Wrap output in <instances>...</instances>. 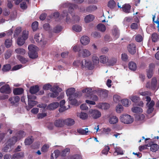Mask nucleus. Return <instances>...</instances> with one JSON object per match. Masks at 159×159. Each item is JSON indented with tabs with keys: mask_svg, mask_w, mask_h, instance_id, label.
<instances>
[{
	"mask_svg": "<svg viewBox=\"0 0 159 159\" xmlns=\"http://www.w3.org/2000/svg\"><path fill=\"white\" fill-rule=\"evenodd\" d=\"M82 92L84 93H86L85 97L88 98L94 101H96L98 99L97 96L92 94V89L91 88H88L84 89L82 90Z\"/></svg>",
	"mask_w": 159,
	"mask_h": 159,
	"instance_id": "f257e3e1",
	"label": "nucleus"
},
{
	"mask_svg": "<svg viewBox=\"0 0 159 159\" xmlns=\"http://www.w3.org/2000/svg\"><path fill=\"white\" fill-rule=\"evenodd\" d=\"M35 46L31 44L29 46L28 49L29 50L28 55L30 58L34 59L38 57V53L36 50Z\"/></svg>",
	"mask_w": 159,
	"mask_h": 159,
	"instance_id": "f03ea898",
	"label": "nucleus"
},
{
	"mask_svg": "<svg viewBox=\"0 0 159 159\" xmlns=\"http://www.w3.org/2000/svg\"><path fill=\"white\" fill-rule=\"evenodd\" d=\"M155 67V65L154 63H151L149 65L148 68L146 70L147 75L148 79H151L152 77Z\"/></svg>",
	"mask_w": 159,
	"mask_h": 159,
	"instance_id": "7ed1b4c3",
	"label": "nucleus"
},
{
	"mask_svg": "<svg viewBox=\"0 0 159 159\" xmlns=\"http://www.w3.org/2000/svg\"><path fill=\"white\" fill-rule=\"evenodd\" d=\"M120 120L122 122L126 124L131 123L133 121V119L131 116L126 114L121 116Z\"/></svg>",
	"mask_w": 159,
	"mask_h": 159,
	"instance_id": "20e7f679",
	"label": "nucleus"
},
{
	"mask_svg": "<svg viewBox=\"0 0 159 159\" xmlns=\"http://www.w3.org/2000/svg\"><path fill=\"white\" fill-rule=\"evenodd\" d=\"M51 89L53 93H49L48 95L52 98L56 97L58 95V93L62 90L58 86L53 87Z\"/></svg>",
	"mask_w": 159,
	"mask_h": 159,
	"instance_id": "39448f33",
	"label": "nucleus"
},
{
	"mask_svg": "<svg viewBox=\"0 0 159 159\" xmlns=\"http://www.w3.org/2000/svg\"><path fill=\"white\" fill-rule=\"evenodd\" d=\"M75 89L73 88L69 89L67 90L66 94L67 96L69 97V100H71L72 99V97L78 96V93H75Z\"/></svg>",
	"mask_w": 159,
	"mask_h": 159,
	"instance_id": "423d86ee",
	"label": "nucleus"
},
{
	"mask_svg": "<svg viewBox=\"0 0 159 159\" xmlns=\"http://www.w3.org/2000/svg\"><path fill=\"white\" fill-rule=\"evenodd\" d=\"M89 113L90 116L94 119H97L101 116V112L97 110L91 109L89 111Z\"/></svg>",
	"mask_w": 159,
	"mask_h": 159,
	"instance_id": "0eeeda50",
	"label": "nucleus"
},
{
	"mask_svg": "<svg viewBox=\"0 0 159 159\" xmlns=\"http://www.w3.org/2000/svg\"><path fill=\"white\" fill-rule=\"evenodd\" d=\"M11 91L10 87L8 84H5L0 88V92L1 93L9 94L11 93Z\"/></svg>",
	"mask_w": 159,
	"mask_h": 159,
	"instance_id": "6e6552de",
	"label": "nucleus"
},
{
	"mask_svg": "<svg viewBox=\"0 0 159 159\" xmlns=\"http://www.w3.org/2000/svg\"><path fill=\"white\" fill-rule=\"evenodd\" d=\"M128 50L131 54H134L136 52V45L133 43L129 44L128 46Z\"/></svg>",
	"mask_w": 159,
	"mask_h": 159,
	"instance_id": "1a4fd4ad",
	"label": "nucleus"
},
{
	"mask_svg": "<svg viewBox=\"0 0 159 159\" xmlns=\"http://www.w3.org/2000/svg\"><path fill=\"white\" fill-rule=\"evenodd\" d=\"M59 105V103L58 102H53L48 105L47 109L50 110H53L57 108Z\"/></svg>",
	"mask_w": 159,
	"mask_h": 159,
	"instance_id": "9d476101",
	"label": "nucleus"
},
{
	"mask_svg": "<svg viewBox=\"0 0 159 159\" xmlns=\"http://www.w3.org/2000/svg\"><path fill=\"white\" fill-rule=\"evenodd\" d=\"M131 6L129 4H125L123 5L122 9L123 11L126 13H129L130 12Z\"/></svg>",
	"mask_w": 159,
	"mask_h": 159,
	"instance_id": "9b49d317",
	"label": "nucleus"
},
{
	"mask_svg": "<svg viewBox=\"0 0 159 159\" xmlns=\"http://www.w3.org/2000/svg\"><path fill=\"white\" fill-rule=\"evenodd\" d=\"M39 90V86L36 85L31 86L30 88L29 92L31 94H35L38 92Z\"/></svg>",
	"mask_w": 159,
	"mask_h": 159,
	"instance_id": "f8f14e48",
	"label": "nucleus"
},
{
	"mask_svg": "<svg viewBox=\"0 0 159 159\" xmlns=\"http://www.w3.org/2000/svg\"><path fill=\"white\" fill-rule=\"evenodd\" d=\"M64 125V120L62 119L56 120L54 122V125L58 127H61Z\"/></svg>",
	"mask_w": 159,
	"mask_h": 159,
	"instance_id": "ddd939ff",
	"label": "nucleus"
},
{
	"mask_svg": "<svg viewBox=\"0 0 159 159\" xmlns=\"http://www.w3.org/2000/svg\"><path fill=\"white\" fill-rule=\"evenodd\" d=\"M80 56H82L85 57H88L91 55L90 52L88 50L83 49L82 50H80L79 51Z\"/></svg>",
	"mask_w": 159,
	"mask_h": 159,
	"instance_id": "4468645a",
	"label": "nucleus"
},
{
	"mask_svg": "<svg viewBox=\"0 0 159 159\" xmlns=\"http://www.w3.org/2000/svg\"><path fill=\"white\" fill-rule=\"evenodd\" d=\"M157 84V80L156 77H153L152 80L151 85V88L153 90H157L156 89Z\"/></svg>",
	"mask_w": 159,
	"mask_h": 159,
	"instance_id": "2eb2a0df",
	"label": "nucleus"
},
{
	"mask_svg": "<svg viewBox=\"0 0 159 159\" xmlns=\"http://www.w3.org/2000/svg\"><path fill=\"white\" fill-rule=\"evenodd\" d=\"M81 43L83 45H86L88 44L90 41L89 37L87 36H82L80 39Z\"/></svg>",
	"mask_w": 159,
	"mask_h": 159,
	"instance_id": "dca6fc26",
	"label": "nucleus"
},
{
	"mask_svg": "<svg viewBox=\"0 0 159 159\" xmlns=\"http://www.w3.org/2000/svg\"><path fill=\"white\" fill-rule=\"evenodd\" d=\"M65 125L67 126H72L75 123V121L74 119L71 118H68L64 120Z\"/></svg>",
	"mask_w": 159,
	"mask_h": 159,
	"instance_id": "f3484780",
	"label": "nucleus"
},
{
	"mask_svg": "<svg viewBox=\"0 0 159 159\" xmlns=\"http://www.w3.org/2000/svg\"><path fill=\"white\" fill-rule=\"evenodd\" d=\"M24 89L20 88H16L13 90V93L14 95H19L21 94L24 92Z\"/></svg>",
	"mask_w": 159,
	"mask_h": 159,
	"instance_id": "a211bd4d",
	"label": "nucleus"
},
{
	"mask_svg": "<svg viewBox=\"0 0 159 159\" xmlns=\"http://www.w3.org/2000/svg\"><path fill=\"white\" fill-rule=\"evenodd\" d=\"M94 16L91 14L87 15L84 18V20L86 23H89L94 20Z\"/></svg>",
	"mask_w": 159,
	"mask_h": 159,
	"instance_id": "6ab92c4d",
	"label": "nucleus"
},
{
	"mask_svg": "<svg viewBox=\"0 0 159 159\" xmlns=\"http://www.w3.org/2000/svg\"><path fill=\"white\" fill-rule=\"evenodd\" d=\"M20 98L18 96H16L14 97L10 98L9 100L11 102V103L12 104H14L19 101Z\"/></svg>",
	"mask_w": 159,
	"mask_h": 159,
	"instance_id": "aec40b11",
	"label": "nucleus"
},
{
	"mask_svg": "<svg viewBox=\"0 0 159 159\" xmlns=\"http://www.w3.org/2000/svg\"><path fill=\"white\" fill-rule=\"evenodd\" d=\"M18 139L17 137L13 136L9 139L7 142V143H9L12 146L16 143Z\"/></svg>",
	"mask_w": 159,
	"mask_h": 159,
	"instance_id": "412c9836",
	"label": "nucleus"
},
{
	"mask_svg": "<svg viewBox=\"0 0 159 159\" xmlns=\"http://www.w3.org/2000/svg\"><path fill=\"white\" fill-rule=\"evenodd\" d=\"M129 69L131 70H135L137 68V65L135 63L132 61L130 62L128 64Z\"/></svg>",
	"mask_w": 159,
	"mask_h": 159,
	"instance_id": "4be33fe9",
	"label": "nucleus"
},
{
	"mask_svg": "<svg viewBox=\"0 0 159 159\" xmlns=\"http://www.w3.org/2000/svg\"><path fill=\"white\" fill-rule=\"evenodd\" d=\"M118 119L116 116H113L111 117L109 119V122L111 124H114L118 122Z\"/></svg>",
	"mask_w": 159,
	"mask_h": 159,
	"instance_id": "5701e85b",
	"label": "nucleus"
},
{
	"mask_svg": "<svg viewBox=\"0 0 159 159\" xmlns=\"http://www.w3.org/2000/svg\"><path fill=\"white\" fill-rule=\"evenodd\" d=\"M25 133L23 131H19L16 134V136L18 139H20L21 138L24 137L25 135Z\"/></svg>",
	"mask_w": 159,
	"mask_h": 159,
	"instance_id": "b1692460",
	"label": "nucleus"
},
{
	"mask_svg": "<svg viewBox=\"0 0 159 159\" xmlns=\"http://www.w3.org/2000/svg\"><path fill=\"white\" fill-rule=\"evenodd\" d=\"M85 65H84V67L87 68L89 70H92L93 69L92 63L90 61H84Z\"/></svg>",
	"mask_w": 159,
	"mask_h": 159,
	"instance_id": "393cba45",
	"label": "nucleus"
},
{
	"mask_svg": "<svg viewBox=\"0 0 159 159\" xmlns=\"http://www.w3.org/2000/svg\"><path fill=\"white\" fill-rule=\"evenodd\" d=\"M88 128H85V129H83L82 128H80L77 129V131L79 134L82 135H87L88 133L89 132V131L86 130H88Z\"/></svg>",
	"mask_w": 159,
	"mask_h": 159,
	"instance_id": "a878e982",
	"label": "nucleus"
},
{
	"mask_svg": "<svg viewBox=\"0 0 159 159\" xmlns=\"http://www.w3.org/2000/svg\"><path fill=\"white\" fill-rule=\"evenodd\" d=\"M116 3L113 0H110L108 2L107 6L110 9L114 8L116 6Z\"/></svg>",
	"mask_w": 159,
	"mask_h": 159,
	"instance_id": "bb28decb",
	"label": "nucleus"
},
{
	"mask_svg": "<svg viewBox=\"0 0 159 159\" xmlns=\"http://www.w3.org/2000/svg\"><path fill=\"white\" fill-rule=\"evenodd\" d=\"M97 7L96 6L94 5H90L87 7L86 9V11L87 12H91L96 10Z\"/></svg>",
	"mask_w": 159,
	"mask_h": 159,
	"instance_id": "cd10ccee",
	"label": "nucleus"
},
{
	"mask_svg": "<svg viewBox=\"0 0 159 159\" xmlns=\"http://www.w3.org/2000/svg\"><path fill=\"white\" fill-rule=\"evenodd\" d=\"M132 111L134 113H140L143 111L142 109L138 107H134L132 108Z\"/></svg>",
	"mask_w": 159,
	"mask_h": 159,
	"instance_id": "c85d7f7f",
	"label": "nucleus"
},
{
	"mask_svg": "<svg viewBox=\"0 0 159 159\" xmlns=\"http://www.w3.org/2000/svg\"><path fill=\"white\" fill-rule=\"evenodd\" d=\"M84 63L83 61H81L80 60H77L73 62V64L74 65L77 66L81 65L82 68H84Z\"/></svg>",
	"mask_w": 159,
	"mask_h": 159,
	"instance_id": "c756f323",
	"label": "nucleus"
},
{
	"mask_svg": "<svg viewBox=\"0 0 159 159\" xmlns=\"http://www.w3.org/2000/svg\"><path fill=\"white\" fill-rule=\"evenodd\" d=\"M97 28L98 30L102 32H104L106 29L105 26L102 23L98 24L97 25Z\"/></svg>",
	"mask_w": 159,
	"mask_h": 159,
	"instance_id": "7c9ffc66",
	"label": "nucleus"
},
{
	"mask_svg": "<svg viewBox=\"0 0 159 159\" xmlns=\"http://www.w3.org/2000/svg\"><path fill=\"white\" fill-rule=\"evenodd\" d=\"M32 138V136L29 137L25 139L24 143L25 145H30L33 142L34 139Z\"/></svg>",
	"mask_w": 159,
	"mask_h": 159,
	"instance_id": "2f4dec72",
	"label": "nucleus"
},
{
	"mask_svg": "<svg viewBox=\"0 0 159 159\" xmlns=\"http://www.w3.org/2000/svg\"><path fill=\"white\" fill-rule=\"evenodd\" d=\"M12 156L14 157L17 158L18 159L22 158L24 157V154L22 152H17L13 154Z\"/></svg>",
	"mask_w": 159,
	"mask_h": 159,
	"instance_id": "473e14b6",
	"label": "nucleus"
},
{
	"mask_svg": "<svg viewBox=\"0 0 159 159\" xmlns=\"http://www.w3.org/2000/svg\"><path fill=\"white\" fill-rule=\"evenodd\" d=\"M159 148L158 145L156 144H153L150 146V150L153 152H156Z\"/></svg>",
	"mask_w": 159,
	"mask_h": 159,
	"instance_id": "72a5a7b5",
	"label": "nucleus"
},
{
	"mask_svg": "<svg viewBox=\"0 0 159 159\" xmlns=\"http://www.w3.org/2000/svg\"><path fill=\"white\" fill-rule=\"evenodd\" d=\"M11 69V66L10 64H7L3 65L2 70L4 72H7L10 70Z\"/></svg>",
	"mask_w": 159,
	"mask_h": 159,
	"instance_id": "f704fd0d",
	"label": "nucleus"
},
{
	"mask_svg": "<svg viewBox=\"0 0 159 159\" xmlns=\"http://www.w3.org/2000/svg\"><path fill=\"white\" fill-rule=\"evenodd\" d=\"M68 13L66 11H63L62 13L61 14V16L63 17H64L65 16H66V21L67 23H68L70 22V18H69L68 16Z\"/></svg>",
	"mask_w": 159,
	"mask_h": 159,
	"instance_id": "c9c22d12",
	"label": "nucleus"
},
{
	"mask_svg": "<svg viewBox=\"0 0 159 159\" xmlns=\"http://www.w3.org/2000/svg\"><path fill=\"white\" fill-rule=\"evenodd\" d=\"M140 24L136 23H132L130 25V28L132 30H138L139 28Z\"/></svg>",
	"mask_w": 159,
	"mask_h": 159,
	"instance_id": "e433bc0d",
	"label": "nucleus"
},
{
	"mask_svg": "<svg viewBox=\"0 0 159 159\" xmlns=\"http://www.w3.org/2000/svg\"><path fill=\"white\" fill-rule=\"evenodd\" d=\"M130 99L132 102L134 103L138 102L140 100L139 97V96L136 95L131 96Z\"/></svg>",
	"mask_w": 159,
	"mask_h": 159,
	"instance_id": "4c0bfd02",
	"label": "nucleus"
},
{
	"mask_svg": "<svg viewBox=\"0 0 159 159\" xmlns=\"http://www.w3.org/2000/svg\"><path fill=\"white\" fill-rule=\"evenodd\" d=\"M70 149L69 148H66L63 150L60 153L61 156L65 157L66 154H68L70 152Z\"/></svg>",
	"mask_w": 159,
	"mask_h": 159,
	"instance_id": "58836bf2",
	"label": "nucleus"
},
{
	"mask_svg": "<svg viewBox=\"0 0 159 159\" xmlns=\"http://www.w3.org/2000/svg\"><path fill=\"white\" fill-rule=\"evenodd\" d=\"M100 61L102 63H105L108 61V58L105 56H101L100 57Z\"/></svg>",
	"mask_w": 159,
	"mask_h": 159,
	"instance_id": "ea45409f",
	"label": "nucleus"
},
{
	"mask_svg": "<svg viewBox=\"0 0 159 159\" xmlns=\"http://www.w3.org/2000/svg\"><path fill=\"white\" fill-rule=\"evenodd\" d=\"M21 28L20 27H18L15 29L14 34V36L15 37H17L20 33L21 31Z\"/></svg>",
	"mask_w": 159,
	"mask_h": 159,
	"instance_id": "a19ab883",
	"label": "nucleus"
},
{
	"mask_svg": "<svg viewBox=\"0 0 159 159\" xmlns=\"http://www.w3.org/2000/svg\"><path fill=\"white\" fill-rule=\"evenodd\" d=\"M15 52L21 55H24L25 53V50L22 48H17L15 50Z\"/></svg>",
	"mask_w": 159,
	"mask_h": 159,
	"instance_id": "79ce46f5",
	"label": "nucleus"
},
{
	"mask_svg": "<svg viewBox=\"0 0 159 159\" xmlns=\"http://www.w3.org/2000/svg\"><path fill=\"white\" fill-rule=\"evenodd\" d=\"M78 6L75 4H71L70 6L68 8V10L69 13L71 14L73 12L74 8H78Z\"/></svg>",
	"mask_w": 159,
	"mask_h": 159,
	"instance_id": "37998d69",
	"label": "nucleus"
},
{
	"mask_svg": "<svg viewBox=\"0 0 159 159\" xmlns=\"http://www.w3.org/2000/svg\"><path fill=\"white\" fill-rule=\"evenodd\" d=\"M25 40L22 37H19L17 40V43L19 46L22 45L25 43Z\"/></svg>",
	"mask_w": 159,
	"mask_h": 159,
	"instance_id": "c03bdc74",
	"label": "nucleus"
},
{
	"mask_svg": "<svg viewBox=\"0 0 159 159\" xmlns=\"http://www.w3.org/2000/svg\"><path fill=\"white\" fill-rule=\"evenodd\" d=\"M117 61V60L115 58H112L108 61V65L109 66H113L114 65Z\"/></svg>",
	"mask_w": 159,
	"mask_h": 159,
	"instance_id": "a18cd8bd",
	"label": "nucleus"
},
{
	"mask_svg": "<svg viewBox=\"0 0 159 159\" xmlns=\"http://www.w3.org/2000/svg\"><path fill=\"white\" fill-rule=\"evenodd\" d=\"M32 28L33 31H36L38 28V22L37 21L33 22L32 24Z\"/></svg>",
	"mask_w": 159,
	"mask_h": 159,
	"instance_id": "49530a36",
	"label": "nucleus"
},
{
	"mask_svg": "<svg viewBox=\"0 0 159 159\" xmlns=\"http://www.w3.org/2000/svg\"><path fill=\"white\" fill-rule=\"evenodd\" d=\"M152 40L153 42H156L159 39L158 34L156 33H153L152 35Z\"/></svg>",
	"mask_w": 159,
	"mask_h": 159,
	"instance_id": "de8ad7c7",
	"label": "nucleus"
},
{
	"mask_svg": "<svg viewBox=\"0 0 159 159\" xmlns=\"http://www.w3.org/2000/svg\"><path fill=\"white\" fill-rule=\"evenodd\" d=\"M12 44V41L11 39H7L5 43V44L6 48H9L11 45Z\"/></svg>",
	"mask_w": 159,
	"mask_h": 159,
	"instance_id": "09e8293b",
	"label": "nucleus"
},
{
	"mask_svg": "<svg viewBox=\"0 0 159 159\" xmlns=\"http://www.w3.org/2000/svg\"><path fill=\"white\" fill-rule=\"evenodd\" d=\"M17 58L22 64L25 63L28 61V60L27 59L20 55H19L17 57Z\"/></svg>",
	"mask_w": 159,
	"mask_h": 159,
	"instance_id": "8fccbe9b",
	"label": "nucleus"
},
{
	"mask_svg": "<svg viewBox=\"0 0 159 159\" xmlns=\"http://www.w3.org/2000/svg\"><path fill=\"white\" fill-rule=\"evenodd\" d=\"M37 103V102L33 100H28V104L29 107L30 108H32L33 107L36 105Z\"/></svg>",
	"mask_w": 159,
	"mask_h": 159,
	"instance_id": "3c124183",
	"label": "nucleus"
},
{
	"mask_svg": "<svg viewBox=\"0 0 159 159\" xmlns=\"http://www.w3.org/2000/svg\"><path fill=\"white\" fill-rule=\"evenodd\" d=\"M49 147V146L48 145L45 144L42 147L41 151L43 152H47L48 151Z\"/></svg>",
	"mask_w": 159,
	"mask_h": 159,
	"instance_id": "603ef678",
	"label": "nucleus"
},
{
	"mask_svg": "<svg viewBox=\"0 0 159 159\" xmlns=\"http://www.w3.org/2000/svg\"><path fill=\"white\" fill-rule=\"evenodd\" d=\"M72 29L77 32H80L81 30V27L80 26L75 25L73 26Z\"/></svg>",
	"mask_w": 159,
	"mask_h": 159,
	"instance_id": "864d4df0",
	"label": "nucleus"
},
{
	"mask_svg": "<svg viewBox=\"0 0 159 159\" xmlns=\"http://www.w3.org/2000/svg\"><path fill=\"white\" fill-rule=\"evenodd\" d=\"M115 152L117 153V155H123V154L121 148L119 147H116L115 148Z\"/></svg>",
	"mask_w": 159,
	"mask_h": 159,
	"instance_id": "5fc2aeb1",
	"label": "nucleus"
},
{
	"mask_svg": "<svg viewBox=\"0 0 159 159\" xmlns=\"http://www.w3.org/2000/svg\"><path fill=\"white\" fill-rule=\"evenodd\" d=\"M12 51L10 50H7L5 53V58L6 59H8L11 56Z\"/></svg>",
	"mask_w": 159,
	"mask_h": 159,
	"instance_id": "6e6d98bb",
	"label": "nucleus"
},
{
	"mask_svg": "<svg viewBox=\"0 0 159 159\" xmlns=\"http://www.w3.org/2000/svg\"><path fill=\"white\" fill-rule=\"evenodd\" d=\"M62 29V26L57 25L53 29V32L55 33H59L61 31Z\"/></svg>",
	"mask_w": 159,
	"mask_h": 159,
	"instance_id": "4d7b16f0",
	"label": "nucleus"
},
{
	"mask_svg": "<svg viewBox=\"0 0 159 159\" xmlns=\"http://www.w3.org/2000/svg\"><path fill=\"white\" fill-rule=\"evenodd\" d=\"M79 117L82 120H85L88 118V115L86 113L81 112L79 115Z\"/></svg>",
	"mask_w": 159,
	"mask_h": 159,
	"instance_id": "13d9d810",
	"label": "nucleus"
},
{
	"mask_svg": "<svg viewBox=\"0 0 159 159\" xmlns=\"http://www.w3.org/2000/svg\"><path fill=\"white\" fill-rule=\"evenodd\" d=\"M123 107L121 104H118L116 106V110L118 113H120L123 111Z\"/></svg>",
	"mask_w": 159,
	"mask_h": 159,
	"instance_id": "bf43d9fd",
	"label": "nucleus"
},
{
	"mask_svg": "<svg viewBox=\"0 0 159 159\" xmlns=\"http://www.w3.org/2000/svg\"><path fill=\"white\" fill-rule=\"evenodd\" d=\"M28 32L25 30L23 32L22 35L21 37H22L25 40L28 38Z\"/></svg>",
	"mask_w": 159,
	"mask_h": 159,
	"instance_id": "052dcab7",
	"label": "nucleus"
},
{
	"mask_svg": "<svg viewBox=\"0 0 159 159\" xmlns=\"http://www.w3.org/2000/svg\"><path fill=\"white\" fill-rule=\"evenodd\" d=\"M70 159H82V156L80 154H75L71 156Z\"/></svg>",
	"mask_w": 159,
	"mask_h": 159,
	"instance_id": "680f3d73",
	"label": "nucleus"
},
{
	"mask_svg": "<svg viewBox=\"0 0 159 159\" xmlns=\"http://www.w3.org/2000/svg\"><path fill=\"white\" fill-rule=\"evenodd\" d=\"M122 103L123 105L125 107H128L129 106V100L127 99H123L122 101Z\"/></svg>",
	"mask_w": 159,
	"mask_h": 159,
	"instance_id": "e2e57ef3",
	"label": "nucleus"
},
{
	"mask_svg": "<svg viewBox=\"0 0 159 159\" xmlns=\"http://www.w3.org/2000/svg\"><path fill=\"white\" fill-rule=\"evenodd\" d=\"M102 130L103 133L108 135L111 132V129L109 128H102Z\"/></svg>",
	"mask_w": 159,
	"mask_h": 159,
	"instance_id": "0e129e2a",
	"label": "nucleus"
},
{
	"mask_svg": "<svg viewBox=\"0 0 159 159\" xmlns=\"http://www.w3.org/2000/svg\"><path fill=\"white\" fill-rule=\"evenodd\" d=\"M135 39L137 42H140L142 41L143 38L140 34H138L136 36Z\"/></svg>",
	"mask_w": 159,
	"mask_h": 159,
	"instance_id": "69168bd1",
	"label": "nucleus"
},
{
	"mask_svg": "<svg viewBox=\"0 0 159 159\" xmlns=\"http://www.w3.org/2000/svg\"><path fill=\"white\" fill-rule=\"evenodd\" d=\"M94 38H99L101 37L100 34L99 32L97 31L92 33L91 34Z\"/></svg>",
	"mask_w": 159,
	"mask_h": 159,
	"instance_id": "338daca9",
	"label": "nucleus"
},
{
	"mask_svg": "<svg viewBox=\"0 0 159 159\" xmlns=\"http://www.w3.org/2000/svg\"><path fill=\"white\" fill-rule=\"evenodd\" d=\"M113 100L115 102L117 103L120 100V97L117 95H115L113 96Z\"/></svg>",
	"mask_w": 159,
	"mask_h": 159,
	"instance_id": "774afa93",
	"label": "nucleus"
}]
</instances>
